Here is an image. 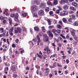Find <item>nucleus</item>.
<instances>
[{
	"label": "nucleus",
	"mask_w": 78,
	"mask_h": 78,
	"mask_svg": "<svg viewBox=\"0 0 78 78\" xmlns=\"http://www.w3.org/2000/svg\"><path fill=\"white\" fill-rule=\"evenodd\" d=\"M27 13H24L22 14V16L23 17H25L27 16Z\"/></svg>",
	"instance_id": "obj_27"
},
{
	"label": "nucleus",
	"mask_w": 78,
	"mask_h": 78,
	"mask_svg": "<svg viewBox=\"0 0 78 78\" xmlns=\"http://www.w3.org/2000/svg\"><path fill=\"white\" fill-rule=\"evenodd\" d=\"M44 59H46V58H47V55H44Z\"/></svg>",
	"instance_id": "obj_60"
},
{
	"label": "nucleus",
	"mask_w": 78,
	"mask_h": 78,
	"mask_svg": "<svg viewBox=\"0 0 78 78\" xmlns=\"http://www.w3.org/2000/svg\"><path fill=\"white\" fill-rule=\"evenodd\" d=\"M14 32H15V33H20L21 32H22V30H21V29L19 27L15 28L14 29Z\"/></svg>",
	"instance_id": "obj_2"
},
{
	"label": "nucleus",
	"mask_w": 78,
	"mask_h": 78,
	"mask_svg": "<svg viewBox=\"0 0 78 78\" xmlns=\"http://www.w3.org/2000/svg\"><path fill=\"white\" fill-rule=\"evenodd\" d=\"M22 30L23 31H25L27 30V29L25 27H22Z\"/></svg>",
	"instance_id": "obj_45"
},
{
	"label": "nucleus",
	"mask_w": 78,
	"mask_h": 78,
	"mask_svg": "<svg viewBox=\"0 0 78 78\" xmlns=\"http://www.w3.org/2000/svg\"><path fill=\"white\" fill-rule=\"evenodd\" d=\"M70 9L71 10H73V11H76V9H75V8L72 6H70Z\"/></svg>",
	"instance_id": "obj_13"
},
{
	"label": "nucleus",
	"mask_w": 78,
	"mask_h": 78,
	"mask_svg": "<svg viewBox=\"0 0 78 78\" xmlns=\"http://www.w3.org/2000/svg\"><path fill=\"white\" fill-rule=\"evenodd\" d=\"M48 23L49 25H51V20L50 19H48Z\"/></svg>",
	"instance_id": "obj_18"
},
{
	"label": "nucleus",
	"mask_w": 78,
	"mask_h": 78,
	"mask_svg": "<svg viewBox=\"0 0 78 78\" xmlns=\"http://www.w3.org/2000/svg\"><path fill=\"white\" fill-rule=\"evenodd\" d=\"M33 41H34V42H36V41H37V39L36 38H35L34 39H33Z\"/></svg>",
	"instance_id": "obj_61"
},
{
	"label": "nucleus",
	"mask_w": 78,
	"mask_h": 78,
	"mask_svg": "<svg viewBox=\"0 0 78 78\" xmlns=\"http://www.w3.org/2000/svg\"><path fill=\"white\" fill-rule=\"evenodd\" d=\"M9 22L10 25H12V20H11V19L9 18Z\"/></svg>",
	"instance_id": "obj_21"
},
{
	"label": "nucleus",
	"mask_w": 78,
	"mask_h": 78,
	"mask_svg": "<svg viewBox=\"0 0 78 78\" xmlns=\"http://www.w3.org/2000/svg\"><path fill=\"white\" fill-rule=\"evenodd\" d=\"M58 46L59 47H61L62 46V44H61V43H58Z\"/></svg>",
	"instance_id": "obj_57"
},
{
	"label": "nucleus",
	"mask_w": 78,
	"mask_h": 78,
	"mask_svg": "<svg viewBox=\"0 0 78 78\" xmlns=\"http://www.w3.org/2000/svg\"><path fill=\"white\" fill-rule=\"evenodd\" d=\"M49 36L51 37H53V35L51 33L49 35Z\"/></svg>",
	"instance_id": "obj_53"
},
{
	"label": "nucleus",
	"mask_w": 78,
	"mask_h": 78,
	"mask_svg": "<svg viewBox=\"0 0 78 78\" xmlns=\"http://www.w3.org/2000/svg\"><path fill=\"white\" fill-rule=\"evenodd\" d=\"M56 33H59L61 32V30H56Z\"/></svg>",
	"instance_id": "obj_49"
},
{
	"label": "nucleus",
	"mask_w": 78,
	"mask_h": 78,
	"mask_svg": "<svg viewBox=\"0 0 78 78\" xmlns=\"http://www.w3.org/2000/svg\"><path fill=\"white\" fill-rule=\"evenodd\" d=\"M71 35H72L73 36H75V30H72L71 31Z\"/></svg>",
	"instance_id": "obj_11"
},
{
	"label": "nucleus",
	"mask_w": 78,
	"mask_h": 78,
	"mask_svg": "<svg viewBox=\"0 0 78 78\" xmlns=\"http://www.w3.org/2000/svg\"><path fill=\"white\" fill-rule=\"evenodd\" d=\"M58 23H60L61 25L63 26V24L62 23V22L61 20L59 21Z\"/></svg>",
	"instance_id": "obj_40"
},
{
	"label": "nucleus",
	"mask_w": 78,
	"mask_h": 78,
	"mask_svg": "<svg viewBox=\"0 0 78 78\" xmlns=\"http://www.w3.org/2000/svg\"><path fill=\"white\" fill-rule=\"evenodd\" d=\"M32 4H34L35 3L36 5H39L40 4V0H32Z\"/></svg>",
	"instance_id": "obj_3"
},
{
	"label": "nucleus",
	"mask_w": 78,
	"mask_h": 78,
	"mask_svg": "<svg viewBox=\"0 0 78 78\" xmlns=\"http://www.w3.org/2000/svg\"><path fill=\"white\" fill-rule=\"evenodd\" d=\"M62 34H66V32H65V31L64 30H63L62 31Z\"/></svg>",
	"instance_id": "obj_63"
},
{
	"label": "nucleus",
	"mask_w": 78,
	"mask_h": 78,
	"mask_svg": "<svg viewBox=\"0 0 78 78\" xmlns=\"http://www.w3.org/2000/svg\"><path fill=\"white\" fill-rule=\"evenodd\" d=\"M47 4L48 5H51V2H50V1H48L47 2Z\"/></svg>",
	"instance_id": "obj_36"
},
{
	"label": "nucleus",
	"mask_w": 78,
	"mask_h": 78,
	"mask_svg": "<svg viewBox=\"0 0 78 78\" xmlns=\"http://www.w3.org/2000/svg\"><path fill=\"white\" fill-rule=\"evenodd\" d=\"M13 76L14 78H16L17 76V75L16 74H13Z\"/></svg>",
	"instance_id": "obj_59"
},
{
	"label": "nucleus",
	"mask_w": 78,
	"mask_h": 78,
	"mask_svg": "<svg viewBox=\"0 0 78 78\" xmlns=\"http://www.w3.org/2000/svg\"><path fill=\"white\" fill-rule=\"evenodd\" d=\"M56 31V30L55 29H53L52 30V32H53V33H55Z\"/></svg>",
	"instance_id": "obj_46"
},
{
	"label": "nucleus",
	"mask_w": 78,
	"mask_h": 78,
	"mask_svg": "<svg viewBox=\"0 0 78 78\" xmlns=\"http://www.w3.org/2000/svg\"><path fill=\"white\" fill-rule=\"evenodd\" d=\"M38 14L40 16H44V10H40L38 12Z\"/></svg>",
	"instance_id": "obj_5"
},
{
	"label": "nucleus",
	"mask_w": 78,
	"mask_h": 78,
	"mask_svg": "<svg viewBox=\"0 0 78 78\" xmlns=\"http://www.w3.org/2000/svg\"><path fill=\"white\" fill-rule=\"evenodd\" d=\"M62 20L63 22H64V23H66V22H67V20H66V19L65 18H63Z\"/></svg>",
	"instance_id": "obj_39"
},
{
	"label": "nucleus",
	"mask_w": 78,
	"mask_h": 78,
	"mask_svg": "<svg viewBox=\"0 0 78 78\" xmlns=\"http://www.w3.org/2000/svg\"><path fill=\"white\" fill-rule=\"evenodd\" d=\"M44 39H45L47 38V35L46 34H44L43 35Z\"/></svg>",
	"instance_id": "obj_28"
},
{
	"label": "nucleus",
	"mask_w": 78,
	"mask_h": 78,
	"mask_svg": "<svg viewBox=\"0 0 78 78\" xmlns=\"http://www.w3.org/2000/svg\"><path fill=\"white\" fill-rule=\"evenodd\" d=\"M63 9L64 10H67V9H68V6L67 5H65L63 6Z\"/></svg>",
	"instance_id": "obj_19"
},
{
	"label": "nucleus",
	"mask_w": 78,
	"mask_h": 78,
	"mask_svg": "<svg viewBox=\"0 0 78 78\" xmlns=\"http://www.w3.org/2000/svg\"><path fill=\"white\" fill-rule=\"evenodd\" d=\"M35 67L36 69H40V66L38 65L35 66Z\"/></svg>",
	"instance_id": "obj_52"
},
{
	"label": "nucleus",
	"mask_w": 78,
	"mask_h": 78,
	"mask_svg": "<svg viewBox=\"0 0 78 78\" xmlns=\"http://www.w3.org/2000/svg\"><path fill=\"white\" fill-rule=\"evenodd\" d=\"M34 30L35 31H38L39 30V28L37 27H34Z\"/></svg>",
	"instance_id": "obj_16"
},
{
	"label": "nucleus",
	"mask_w": 78,
	"mask_h": 78,
	"mask_svg": "<svg viewBox=\"0 0 78 78\" xmlns=\"http://www.w3.org/2000/svg\"><path fill=\"white\" fill-rule=\"evenodd\" d=\"M45 11L46 12H48L49 11V8L47 7V8H46Z\"/></svg>",
	"instance_id": "obj_35"
},
{
	"label": "nucleus",
	"mask_w": 78,
	"mask_h": 78,
	"mask_svg": "<svg viewBox=\"0 0 78 78\" xmlns=\"http://www.w3.org/2000/svg\"><path fill=\"white\" fill-rule=\"evenodd\" d=\"M60 11V10L58 9V10H57L56 11L55 13L56 14H59V12Z\"/></svg>",
	"instance_id": "obj_31"
},
{
	"label": "nucleus",
	"mask_w": 78,
	"mask_h": 78,
	"mask_svg": "<svg viewBox=\"0 0 78 78\" xmlns=\"http://www.w3.org/2000/svg\"><path fill=\"white\" fill-rule=\"evenodd\" d=\"M47 55H49L50 53H51V51L50 50V49H49L47 51Z\"/></svg>",
	"instance_id": "obj_22"
},
{
	"label": "nucleus",
	"mask_w": 78,
	"mask_h": 78,
	"mask_svg": "<svg viewBox=\"0 0 78 78\" xmlns=\"http://www.w3.org/2000/svg\"><path fill=\"white\" fill-rule=\"evenodd\" d=\"M5 66H6V67H6V69H8V67H9L10 66L9 63L7 64V62H6L5 63Z\"/></svg>",
	"instance_id": "obj_14"
},
{
	"label": "nucleus",
	"mask_w": 78,
	"mask_h": 78,
	"mask_svg": "<svg viewBox=\"0 0 78 78\" xmlns=\"http://www.w3.org/2000/svg\"><path fill=\"white\" fill-rule=\"evenodd\" d=\"M16 9L17 12H18L19 13H20V8H17Z\"/></svg>",
	"instance_id": "obj_38"
},
{
	"label": "nucleus",
	"mask_w": 78,
	"mask_h": 78,
	"mask_svg": "<svg viewBox=\"0 0 78 78\" xmlns=\"http://www.w3.org/2000/svg\"><path fill=\"white\" fill-rule=\"evenodd\" d=\"M8 44H9V39H7L6 40Z\"/></svg>",
	"instance_id": "obj_62"
},
{
	"label": "nucleus",
	"mask_w": 78,
	"mask_h": 78,
	"mask_svg": "<svg viewBox=\"0 0 78 78\" xmlns=\"http://www.w3.org/2000/svg\"><path fill=\"white\" fill-rule=\"evenodd\" d=\"M51 31L50 30H49L48 31H47V34L48 35L51 34Z\"/></svg>",
	"instance_id": "obj_41"
},
{
	"label": "nucleus",
	"mask_w": 78,
	"mask_h": 78,
	"mask_svg": "<svg viewBox=\"0 0 78 78\" xmlns=\"http://www.w3.org/2000/svg\"><path fill=\"white\" fill-rule=\"evenodd\" d=\"M39 53H37V57H39L40 58V59H42V53L41 52V51H40L39 52Z\"/></svg>",
	"instance_id": "obj_7"
},
{
	"label": "nucleus",
	"mask_w": 78,
	"mask_h": 78,
	"mask_svg": "<svg viewBox=\"0 0 78 78\" xmlns=\"http://www.w3.org/2000/svg\"><path fill=\"white\" fill-rule=\"evenodd\" d=\"M6 23V20H4L3 21L2 23H3V24H5V23Z\"/></svg>",
	"instance_id": "obj_48"
},
{
	"label": "nucleus",
	"mask_w": 78,
	"mask_h": 78,
	"mask_svg": "<svg viewBox=\"0 0 78 78\" xmlns=\"http://www.w3.org/2000/svg\"><path fill=\"white\" fill-rule=\"evenodd\" d=\"M14 30V27H12V28H10V30H9V32H13Z\"/></svg>",
	"instance_id": "obj_26"
},
{
	"label": "nucleus",
	"mask_w": 78,
	"mask_h": 78,
	"mask_svg": "<svg viewBox=\"0 0 78 78\" xmlns=\"http://www.w3.org/2000/svg\"><path fill=\"white\" fill-rule=\"evenodd\" d=\"M41 29L42 31H43V32H44V33H45L46 31V30H45V27H41Z\"/></svg>",
	"instance_id": "obj_17"
},
{
	"label": "nucleus",
	"mask_w": 78,
	"mask_h": 78,
	"mask_svg": "<svg viewBox=\"0 0 78 78\" xmlns=\"http://www.w3.org/2000/svg\"><path fill=\"white\" fill-rule=\"evenodd\" d=\"M57 57V56L56 54H54L52 55H51L50 58H56Z\"/></svg>",
	"instance_id": "obj_20"
},
{
	"label": "nucleus",
	"mask_w": 78,
	"mask_h": 78,
	"mask_svg": "<svg viewBox=\"0 0 78 78\" xmlns=\"http://www.w3.org/2000/svg\"><path fill=\"white\" fill-rule=\"evenodd\" d=\"M10 16L11 17H14L15 16V14H11L10 15Z\"/></svg>",
	"instance_id": "obj_47"
},
{
	"label": "nucleus",
	"mask_w": 78,
	"mask_h": 78,
	"mask_svg": "<svg viewBox=\"0 0 78 78\" xmlns=\"http://www.w3.org/2000/svg\"><path fill=\"white\" fill-rule=\"evenodd\" d=\"M19 39L18 38H16L15 40V41L16 43H18V42H19Z\"/></svg>",
	"instance_id": "obj_44"
},
{
	"label": "nucleus",
	"mask_w": 78,
	"mask_h": 78,
	"mask_svg": "<svg viewBox=\"0 0 78 78\" xmlns=\"http://www.w3.org/2000/svg\"><path fill=\"white\" fill-rule=\"evenodd\" d=\"M33 16L34 17H37V13L33 14Z\"/></svg>",
	"instance_id": "obj_29"
},
{
	"label": "nucleus",
	"mask_w": 78,
	"mask_h": 78,
	"mask_svg": "<svg viewBox=\"0 0 78 78\" xmlns=\"http://www.w3.org/2000/svg\"><path fill=\"white\" fill-rule=\"evenodd\" d=\"M69 14V11L67 10H63L60 12V16H67Z\"/></svg>",
	"instance_id": "obj_1"
},
{
	"label": "nucleus",
	"mask_w": 78,
	"mask_h": 78,
	"mask_svg": "<svg viewBox=\"0 0 78 78\" xmlns=\"http://www.w3.org/2000/svg\"><path fill=\"white\" fill-rule=\"evenodd\" d=\"M54 4L56 5L58 4V1L57 0H54Z\"/></svg>",
	"instance_id": "obj_32"
},
{
	"label": "nucleus",
	"mask_w": 78,
	"mask_h": 78,
	"mask_svg": "<svg viewBox=\"0 0 78 78\" xmlns=\"http://www.w3.org/2000/svg\"><path fill=\"white\" fill-rule=\"evenodd\" d=\"M72 5L76 7V8H77L78 7V4L75 2H73L72 3Z\"/></svg>",
	"instance_id": "obj_10"
},
{
	"label": "nucleus",
	"mask_w": 78,
	"mask_h": 78,
	"mask_svg": "<svg viewBox=\"0 0 78 78\" xmlns=\"http://www.w3.org/2000/svg\"><path fill=\"white\" fill-rule=\"evenodd\" d=\"M0 31H1V33H3V35L5 36V34H6V30L4 29L3 28H0Z\"/></svg>",
	"instance_id": "obj_4"
},
{
	"label": "nucleus",
	"mask_w": 78,
	"mask_h": 78,
	"mask_svg": "<svg viewBox=\"0 0 78 78\" xmlns=\"http://www.w3.org/2000/svg\"><path fill=\"white\" fill-rule=\"evenodd\" d=\"M77 43H78V41L77 40H75L74 41L73 44H75V45H76L77 44Z\"/></svg>",
	"instance_id": "obj_25"
},
{
	"label": "nucleus",
	"mask_w": 78,
	"mask_h": 78,
	"mask_svg": "<svg viewBox=\"0 0 78 78\" xmlns=\"http://www.w3.org/2000/svg\"><path fill=\"white\" fill-rule=\"evenodd\" d=\"M18 17H19L18 13H16L15 15V18L14 19L15 21H16V22H18L19 20H18Z\"/></svg>",
	"instance_id": "obj_9"
},
{
	"label": "nucleus",
	"mask_w": 78,
	"mask_h": 78,
	"mask_svg": "<svg viewBox=\"0 0 78 78\" xmlns=\"http://www.w3.org/2000/svg\"><path fill=\"white\" fill-rule=\"evenodd\" d=\"M40 8H45V4L44 3H42L40 5Z\"/></svg>",
	"instance_id": "obj_8"
},
{
	"label": "nucleus",
	"mask_w": 78,
	"mask_h": 78,
	"mask_svg": "<svg viewBox=\"0 0 78 78\" xmlns=\"http://www.w3.org/2000/svg\"><path fill=\"white\" fill-rule=\"evenodd\" d=\"M68 22H72V21H73V19L72 18H69L68 20Z\"/></svg>",
	"instance_id": "obj_33"
},
{
	"label": "nucleus",
	"mask_w": 78,
	"mask_h": 78,
	"mask_svg": "<svg viewBox=\"0 0 78 78\" xmlns=\"http://www.w3.org/2000/svg\"><path fill=\"white\" fill-rule=\"evenodd\" d=\"M72 19H73L74 20H75V15H72Z\"/></svg>",
	"instance_id": "obj_43"
},
{
	"label": "nucleus",
	"mask_w": 78,
	"mask_h": 78,
	"mask_svg": "<svg viewBox=\"0 0 78 78\" xmlns=\"http://www.w3.org/2000/svg\"><path fill=\"white\" fill-rule=\"evenodd\" d=\"M49 49H49V47H48V46H47L44 49V51H46V50L47 51V50H48Z\"/></svg>",
	"instance_id": "obj_23"
},
{
	"label": "nucleus",
	"mask_w": 78,
	"mask_h": 78,
	"mask_svg": "<svg viewBox=\"0 0 78 78\" xmlns=\"http://www.w3.org/2000/svg\"><path fill=\"white\" fill-rule=\"evenodd\" d=\"M57 27L59 29H61L62 28V26L60 25H58L57 26Z\"/></svg>",
	"instance_id": "obj_37"
},
{
	"label": "nucleus",
	"mask_w": 78,
	"mask_h": 78,
	"mask_svg": "<svg viewBox=\"0 0 78 78\" xmlns=\"http://www.w3.org/2000/svg\"><path fill=\"white\" fill-rule=\"evenodd\" d=\"M58 41H63V40L61 37H58Z\"/></svg>",
	"instance_id": "obj_34"
},
{
	"label": "nucleus",
	"mask_w": 78,
	"mask_h": 78,
	"mask_svg": "<svg viewBox=\"0 0 78 78\" xmlns=\"http://www.w3.org/2000/svg\"><path fill=\"white\" fill-rule=\"evenodd\" d=\"M29 43L30 44H32V45H34V43L31 41H29Z\"/></svg>",
	"instance_id": "obj_54"
},
{
	"label": "nucleus",
	"mask_w": 78,
	"mask_h": 78,
	"mask_svg": "<svg viewBox=\"0 0 78 78\" xmlns=\"http://www.w3.org/2000/svg\"><path fill=\"white\" fill-rule=\"evenodd\" d=\"M9 34L11 36H12L13 35V33H12V32H9Z\"/></svg>",
	"instance_id": "obj_55"
},
{
	"label": "nucleus",
	"mask_w": 78,
	"mask_h": 78,
	"mask_svg": "<svg viewBox=\"0 0 78 78\" xmlns=\"http://www.w3.org/2000/svg\"><path fill=\"white\" fill-rule=\"evenodd\" d=\"M16 45L14 44H13L12 45V47H13V48H15V47H16Z\"/></svg>",
	"instance_id": "obj_58"
},
{
	"label": "nucleus",
	"mask_w": 78,
	"mask_h": 78,
	"mask_svg": "<svg viewBox=\"0 0 78 78\" xmlns=\"http://www.w3.org/2000/svg\"><path fill=\"white\" fill-rule=\"evenodd\" d=\"M44 40L45 42H48V38H47L46 39Z\"/></svg>",
	"instance_id": "obj_51"
},
{
	"label": "nucleus",
	"mask_w": 78,
	"mask_h": 78,
	"mask_svg": "<svg viewBox=\"0 0 78 78\" xmlns=\"http://www.w3.org/2000/svg\"><path fill=\"white\" fill-rule=\"evenodd\" d=\"M32 9L34 11H36L37 10V7L36 5H34L32 6Z\"/></svg>",
	"instance_id": "obj_6"
},
{
	"label": "nucleus",
	"mask_w": 78,
	"mask_h": 78,
	"mask_svg": "<svg viewBox=\"0 0 78 78\" xmlns=\"http://www.w3.org/2000/svg\"><path fill=\"white\" fill-rule=\"evenodd\" d=\"M66 61L67 64H68L69 63V60H68V59L66 60Z\"/></svg>",
	"instance_id": "obj_64"
},
{
	"label": "nucleus",
	"mask_w": 78,
	"mask_h": 78,
	"mask_svg": "<svg viewBox=\"0 0 78 78\" xmlns=\"http://www.w3.org/2000/svg\"><path fill=\"white\" fill-rule=\"evenodd\" d=\"M73 25L74 26H78V22L77 21H76L73 23Z\"/></svg>",
	"instance_id": "obj_24"
},
{
	"label": "nucleus",
	"mask_w": 78,
	"mask_h": 78,
	"mask_svg": "<svg viewBox=\"0 0 78 78\" xmlns=\"http://www.w3.org/2000/svg\"><path fill=\"white\" fill-rule=\"evenodd\" d=\"M69 14H73L74 13V12L72 11H70L69 12Z\"/></svg>",
	"instance_id": "obj_56"
},
{
	"label": "nucleus",
	"mask_w": 78,
	"mask_h": 78,
	"mask_svg": "<svg viewBox=\"0 0 78 78\" xmlns=\"http://www.w3.org/2000/svg\"><path fill=\"white\" fill-rule=\"evenodd\" d=\"M5 19V17H3L2 16H1L0 17V19L1 20H4V19Z\"/></svg>",
	"instance_id": "obj_42"
},
{
	"label": "nucleus",
	"mask_w": 78,
	"mask_h": 78,
	"mask_svg": "<svg viewBox=\"0 0 78 78\" xmlns=\"http://www.w3.org/2000/svg\"><path fill=\"white\" fill-rule=\"evenodd\" d=\"M37 39L38 41H37V45H38L39 44V43L41 42V40H40V38H39V36L38 35L37 36Z\"/></svg>",
	"instance_id": "obj_12"
},
{
	"label": "nucleus",
	"mask_w": 78,
	"mask_h": 78,
	"mask_svg": "<svg viewBox=\"0 0 78 78\" xmlns=\"http://www.w3.org/2000/svg\"><path fill=\"white\" fill-rule=\"evenodd\" d=\"M53 14V12L52 11H51L49 12V14L50 15H52V14Z\"/></svg>",
	"instance_id": "obj_50"
},
{
	"label": "nucleus",
	"mask_w": 78,
	"mask_h": 78,
	"mask_svg": "<svg viewBox=\"0 0 78 78\" xmlns=\"http://www.w3.org/2000/svg\"><path fill=\"white\" fill-rule=\"evenodd\" d=\"M65 30H67L66 31V32L67 33H68L69 31V28H68V27H66L64 28Z\"/></svg>",
	"instance_id": "obj_30"
},
{
	"label": "nucleus",
	"mask_w": 78,
	"mask_h": 78,
	"mask_svg": "<svg viewBox=\"0 0 78 78\" xmlns=\"http://www.w3.org/2000/svg\"><path fill=\"white\" fill-rule=\"evenodd\" d=\"M68 0H61L60 2V3H67Z\"/></svg>",
	"instance_id": "obj_15"
}]
</instances>
